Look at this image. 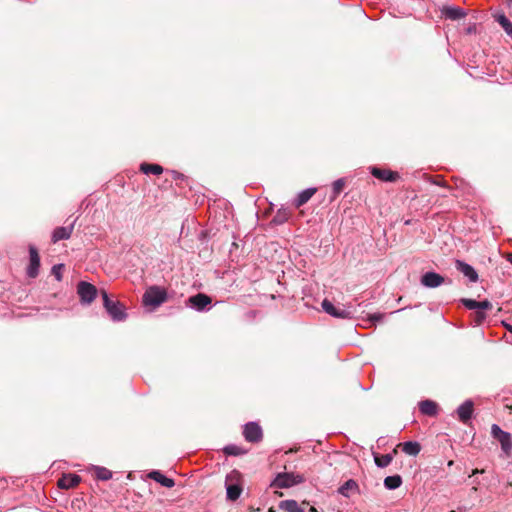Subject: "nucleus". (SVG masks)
I'll list each match as a JSON object with an SVG mask.
<instances>
[{"mask_svg": "<svg viewBox=\"0 0 512 512\" xmlns=\"http://www.w3.org/2000/svg\"><path fill=\"white\" fill-rule=\"evenodd\" d=\"M224 452L227 455H240L242 453L241 449L236 445H228L224 448Z\"/></svg>", "mask_w": 512, "mask_h": 512, "instance_id": "obj_31", "label": "nucleus"}, {"mask_svg": "<svg viewBox=\"0 0 512 512\" xmlns=\"http://www.w3.org/2000/svg\"><path fill=\"white\" fill-rule=\"evenodd\" d=\"M289 213L286 210H279L273 218V222L276 224H282L288 220Z\"/></svg>", "mask_w": 512, "mask_h": 512, "instance_id": "obj_30", "label": "nucleus"}, {"mask_svg": "<svg viewBox=\"0 0 512 512\" xmlns=\"http://www.w3.org/2000/svg\"><path fill=\"white\" fill-rule=\"evenodd\" d=\"M305 481L303 475L295 473H280L274 480V485L278 488H289Z\"/></svg>", "mask_w": 512, "mask_h": 512, "instance_id": "obj_6", "label": "nucleus"}, {"mask_svg": "<svg viewBox=\"0 0 512 512\" xmlns=\"http://www.w3.org/2000/svg\"><path fill=\"white\" fill-rule=\"evenodd\" d=\"M140 170L144 174H154V175H160L163 172L162 166L158 164H148V163H142L140 166Z\"/></svg>", "mask_w": 512, "mask_h": 512, "instance_id": "obj_24", "label": "nucleus"}, {"mask_svg": "<svg viewBox=\"0 0 512 512\" xmlns=\"http://www.w3.org/2000/svg\"><path fill=\"white\" fill-rule=\"evenodd\" d=\"M243 435L248 442H258L262 438V429L255 422H249L244 426Z\"/></svg>", "mask_w": 512, "mask_h": 512, "instance_id": "obj_8", "label": "nucleus"}, {"mask_svg": "<svg viewBox=\"0 0 512 512\" xmlns=\"http://www.w3.org/2000/svg\"><path fill=\"white\" fill-rule=\"evenodd\" d=\"M445 282L443 276L435 272H426L421 277V284L428 288H436Z\"/></svg>", "mask_w": 512, "mask_h": 512, "instance_id": "obj_9", "label": "nucleus"}, {"mask_svg": "<svg viewBox=\"0 0 512 512\" xmlns=\"http://www.w3.org/2000/svg\"><path fill=\"white\" fill-rule=\"evenodd\" d=\"M322 309L329 315L340 318L348 319L352 318L353 312L349 308L335 306L332 302L327 299L322 301Z\"/></svg>", "mask_w": 512, "mask_h": 512, "instance_id": "obj_7", "label": "nucleus"}, {"mask_svg": "<svg viewBox=\"0 0 512 512\" xmlns=\"http://www.w3.org/2000/svg\"><path fill=\"white\" fill-rule=\"evenodd\" d=\"M303 505H308V503L299 504L295 500H284L279 503V508L286 512H306Z\"/></svg>", "mask_w": 512, "mask_h": 512, "instance_id": "obj_16", "label": "nucleus"}, {"mask_svg": "<svg viewBox=\"0 0 512 512\" xmlns=\"http://www.w3.org/2000/svg\"><path fill=\"white\" fill-rule=\"evenodd\" d=\"M450 512H455V511H453V510H452V511H450Z\"/></svg>", "mask_w": 512, "mask_h": 512, "instance_id": "obj_43", "label": "nucleus"}, {"mask_svg": "<svg viewBox=\"0 0 512 512\" xmlns=\"http://www.w3.org/2000/svg\"><path fill=\"white\" fill-rule=\"evenodd\" d=\"M402 451L410 456H416L421 450V446L418 442L407 441L399 445Z\"/></svg>", "mask_w": 512, "mask_h": 512, "instance_id": "obj_23", "label": "nucleus"}, {"mask_svg": "<svg viewBox=\"0 0 512 512\" xmlns=\"http://www.w3.org/2000/svg\"><path fill=\"white\" fill-rule=\"evenodd\" d=\"M505 328L512 333V325L504 323Z\"/></svg>", "mask_w": 512, "mask_h": 512, "instance_id": "obj_37", "label": "nucleus"}, {"mask_svg": "<svg viewBox=\"0 0 512 512\" xmlns=\"http://www.w3.org/2000/svg\"><path fill=\"white\" fill-rule=\"evenodd\" d=\"M476 473H479V470H478V469H475V470L473 471V475H474V474H476Z\"/></svg>", "mask_w": 512, "mask_h": 512, "instance_id": "obj_40", "label": "nucleus"}, {"mask_svg": "<svg viewBox=\"0 0 512 512\" xmlns=\"http://www.w3.org/2000/svg\"><path fill=\"white\" fill-rule=\"evenodd\" d=\"M491 434L500 443L503 453L510 456L512 453L511 434L503 431L497 424L492 425Z\"/></svg>", "mask_w": 512, "mask_h": 512, "instance_id": "obj_4", "label": "nucleus"}, {"mask_svg": "<svg viewBox=\"0 0 512 512\" xmlns=\"http://www.w3.org/2000/svg\"><path fill=\"white\" fill-rule=\"evenodd\" d=\"M64 268L63 264H57L52 267V274L55 278L60 281L62 279V270Z\"/></svg>", "mask_w": 512, "mask_h": 512, "instance_id": "obj_32", "label": "nucleus"}, {"mask_svg": "<svg viewBox=\"0 0 512 512\" xmlns=\"http://www.w3.org/2000/svg\"><path fill=\"white\" fill-rule=\"evenodd\" d=\"M371 173L375 178L380 179L382 181H386V182H394L399 177L398 173H396V172H393V171L387 170V169L377 168V167H373L371 170Z\"/></svg>", "mask_w": 512, "mask_h": 512, "instance_id": "obj_12", "label": "nucleus"}, {"mask_svg": "<svg viewBox=\"0 0 512 512\" xmlns=\"http://www.w3.org/2000/svg\"><path fill=\"white\" fill-rule=\"evenodd\" d=\"M357 489V484L354 480H348L346 481L340 488L339 493L343 496L348 497L349 491H354Z\"/></svg>", "mask_w": 512, "mask_h": 512, "instance_id": "obj_28", "label": "nucleus"}, {"mask_svg": "<svg viewBox=\"0 0 512 512\" xmlns=\"http://www.w3.org/2000/svg\"><path fill=\"white\" fill-rule=\"evenodd\" d=\"M402 484V478L399 475L388 476L384 479V486L389 489H397Z\"/></svg>", "mask_w": 512, "mask_h": 512, "instance_id": "obj_25", "label": "nucleus"}, {"mask_svg": "<svg viewBox=\"0 0 512 512\" xmlns=\"http://www.w3.org/2000/svg\"><path fill=\"white\" fill-rule=\"evenodd\" d=\"M511 5H512V0L509 2V6H511Z\"/></svg>", "mask_w": 512, "mask_h": 512, "instance_id": "obj_42", "label": "nucleus"}, {"mask_svg": "<svg viewBox=\"0 0 512 512\" xmlns=\"http://www.w3.org/2000/svg\"><path fill=\"white\" fill-rule=\"evenodd\" d=\"M167 299L166 291L158 286L148 288L143 295V304L156 308Z\"/></svg>", "mask_w": 512, "mask_h": 512, "instance_id": "obj_2", "label": "nucleus"}, {"mask_svg": "<svg viewBox=\"0 0 512 512\" xmlns=\"http://www.w3.org/2000/svg\"><path fill=\"white\" fill-rule=\"evenodd\" d=\"M308 512H318L315 507L310 506Z\"/></svg>", "mask_w": 512, "mask_h": 512, "instance_id": "obj_39", "label": "nucleus"}, {"mask_svg": "<svg viewBox=\"0 0 512 512\" xmlns=\"http://www.w3.org/2000/svg\"><path fill=\"white\" fill-rule=\"evenodd\" d=\"M384 316H385V315H384V314H382V313H374V314H370V315H369L368 320H369L372 324H374L375 322L382 321V320H383V318H384Z\"/></svg>", "mask_w": 512, "mask_h": 512, "instance_id": "obj_33", "label": "nucleus"}, {"mask_svg": "<svg viewBox=\"0 0 512 512\" xmlns=\"http://www.w3.org/2000/svg\"><path fill=\"white\" fill-rule=\"evenodd\" d=\"M344 187H345L344 179H338V180L334 181L332 184V195H331L330 200L334 201L339 196V194L343 191Z\"/></svg>", "mask_w": 512, "mask_h": 512, "instance_id": "obj_26", "label": "nucleus"}, {"mask_svg": "<svg viewBox=\"0 0 512 512\" xmlns=\"http://www.w3.org/2000/svg\"><path fill=\"white\" fill-rule=\"evenodd\" d=\"M241 478V474L237 470L231 471L225 480L226 490H227V498L229 500L235 501L237 500L242 492V487L239 483Z\"/></svg>", "mask_w": 512, "mask_h": 512, "instance_id": "obj_3", "label": "nucleus"}, {"mask_svg": "<svg viewBox=\"0 0 512 512\" xmlns=\"http://www.w3.org/2000/svg\"><path fill=\"white\" fill-rule=\"evenodd\" d=\"M95 476L99 480H109L112 477V472L104 467H95L94 468Z\"/></svg>", "mask_w": 512, "mask_h": 512, "instance_id": "obj_27", "label": "nucleus"}, {"mask_svg": "<svg viewBox=\"0 0 512 512\" xmlns=\"http://www.w3.org/2000/svg\"><path fill=\"white\" fill-rule=\"evenodd\" d=\"M464 306L470 310L485 311L492 308L491 302L488 300L476 301L473 299H462Z\"/></svg>", "mask_w": 512, "mask_h": 512, "instance_id": "obj_14", "label": "nucleus"}, {"mask_svg": "<svg viewBox=\"0 0 512 512\" xmlns=\"http://www.w3.org/2000/svg\"><path fill=\"white\" fill-rule=\"evenodd\" d=\"M316 189L315 188H308L303 190L298 194L296 199L293 201V205L295 208H300L302 205L307 203L311 197L315 194Z\"/></svg>", "mask_w": 512, "mask_h": 512, "instance_id": "obj_20", "label": "nucleus"}, {"mask_svg": "<svg viewBox=\"0 0 512 512\" xmlns=\"http://www.w3.org/2000/svg\"><path fill=\"white\" fill-rule=\"evenodd\" d=\"M452 464H453V461H449L448 465L452 466Z\"/></svg>", "mask_w": 512, "mask_h": 512, "instance_id": "obj_41", "label": "nucleus"}, {"mask_svg": "<svg viewBox=\"0 0 512 512\" xmlns=\"http://www.w3.org/2000/svg\"><path fill=\"white\" fill-rule=\"evenodd\" d=\"M29 253H30V264L27 269V275L31 278H35L39 273L40 257L38 255L37 249L33 246H31L29 248Z\"/></svg>", "mask_w": 512, "mask_h": 512, "instance_id": "obj_10", "label": "nucleus"}, {"mask_svg": "<svg viewBox=\"0 0 512 512\" xmlns=\"http://www.w3.org/2000/svg\"><path fill=\"white\" fill-rule=\"evenodd\" d=\"M101 295L103 298V305L111 319L117 322L125 320L127 314L123 304H121L119 301L111 300L105 290L101 291Z\"/></svg>", "mask_w": 512, "mask_h": 512, "instance_id": "obj_1", "label": "nucleus"}, {"mask_svg": "<svg viewBox=\"0 0 512 512\" xmlns=\"http://www.w3.org/2000/svg\"><path fill=\"white\" fill-rule=\"evenodd\" d=\"M74 228V222L67 227H58L54 230L52 240L54 243L70 238Z\"/></svg>", "mask_w": 512, "mask_h": 512, "instance_id": "obj_18", "label": "nucleus"}, {"mask_svg": "<svg viewBox=\"0 0 512 512\" xmlns=\"http://www.w3.org/2000/svg\"><path fill=\"white\" fill-rule=\"evenodd\" d=\"M419 409L424 415L435 416L437 414V404L431 400L421 401Z\"/></svg>", "mask_w": 512, "mask_h": 512, "instance_id": "obj_22", "label": "nucleus"}, {"mask_svg": "<svg viewBox=\"0 0 512 512\" xmlns=\"http://www.w3.org/2000/svg\"><path fill=\"white\" fill-rule=\"evenodd\" d=\"M392 455L384 454V455H376L375 456V464L378 467L384 468L387 467L392 462Z\"/></svg>", "mask_w": 512, "mask_h": 512, "instance_id": "obj_29", "label": "nucleus"}, {"mask_svg": "<svg viewBox=\"0 0 512 512\" xmlns=\"http://www.w3.org/2000/svg\"><path fill=\"white\" fill-rule=\"evenodd\" d=\"M485 318H486V314L484 313V311H477L475 314V323L481 324Z\"/></svg>", "mask_w": 512, "mask_h": 512, "instance_id": "obj_35", "label": "nucleus"}, {"mask_svg": "<svg viewBox=\"0 0 512 512\" xmlns=\"http://www.w3.org/2000/svg\"><path fill=\"white\" fill-rule=\"evenodd\" d=\"M506 34L512 39V23L509 21L504 27H502Z\"/></svg>", "mask_w": 512, "mask_h": 512, "instance_id": "obj_36", "label": "nucleus"}, {"mask_svg": "<svg viewBox=\"0 0 512 512\" xmlns=\"http://www.w3.org/2000/svg\"><path fill=\"white\" fill-rule=\"evenodd\" d=\"M148 477L167 488H172L175 485L173 479L166 477L160 471H151L148 474Z\"/></svg>", "mask_w": 512, "mask_h": 512, "instance_id": "obj_19", "label": "nucleus"}, {"mask_svg": "<svg viewBox=\"0 0 512 512\" xmlns=\"http://www.w3.org/2000/svg\"><path fill=\"white\" fill-rule=\"evenodd\" d=\"M191 307L195 308L198 311L204 310L208 305L211 304V298L205 294L199 293L195 296H192L188 299Z\"/></svg>", "mask_w": 512, "mask_h": 512, "instance_id": "obj_11", "label": "nucleus"}, {"mask_svg": "<svg viewBox=\"0 0 512 512\" xmlns=\"http://www.w3.org/2000/svg\"><path fill=\"white\" fill-rule=\"evenodd\" d=\"M81 481L80 476L76 474H64L58 480V487L61 489H71L76 487Z\"/></svg>", "mask_w": 512, "mask_h": 512, "instance_id": "obj_13", "label": "nucleus"}, {"mask_svg": "<svg viewBox=\"0 0 512 512\" xmlns=\"http://www.w3.org/2000/svg\"><path fill=\"white\" fill-rule=\"evenodd\" d=\"M507 260L512 264V253L508 254Z\"/></svg>", "mask_w": 512, "mask_h": 512, "instance_id": "obj_38", "label": "nucleus"}, {"mask_svg": "<svg viewBox=\"0 0 512 512\" xmlns=\"http://www.w3.org/2000/svg\"><path fill=\"white\" fill-rule=\"evenodd\" d=\"M269 512H273V511L270 510Z\"/></svg>", "mask_w": 512, "mask_h": 512, "instance_id": "obj_44", "label": "nucleus"}, {"mask_svg": "<svg viewBox=\"0 0 512 512\" xmlns=\"http://www.w3.org/2000/svg\"><path fill=\"white\" fill-rule=\"evenodd\" d=\"M473 413V402L470 400L465 401L457 409V414L462 422H467L472 417Z\"/></svg>", "mask_w": 512, "mask_h": 512, "instance_id": "obj_17", "label": "nucleus"}, {"mask_svg": "<svg viewBox=\"0 0 512 512\" xmlns=\"http://www.w3.org/2000/svg\"><path fill=\"white\" fill-rule=\"evenodd\" d=\"M456 268L464 276H466L471 282H476L478 280V275H477L475 269L471 265H469L463 261L457 260Z\"/></svg>", "mask_w": 512, "mask_h": 512, "instance_id": "obj_15", "label": "nucleus"}, {"mask_svg": "<svg viewBox=\"0 0 512 512\" xmlns=\"http://www.w3.org/2000/svg\"><path fill=\"white\" fill-rule=\"evenodd\" d=\"M77 293L80 298V302L84 305L91 304L97 296V288L88 282L80 281L77 285Z\"/></svg>", "mask_w": 512, "mask_h": 512, "instance_id": "obj_5", "label": "nucleus"}, {"mask_svg": "<svg viewBox=\"0 0 512 512\" xmlns=\"http://www.w3.org/2000/svg\"><path fill=\"white\" fill-rule=\"evenodd\" d=\"M442 12L446 18L451 20L461 19L466 16V12L460 7H444Z\"/></svg>", "mask_w": 512, "mask_h": 512, "instance_id": "obj_21", "label": "nucleus"}, {"mask_svg": "<svg viewBox=\"0 0 512 512\" xmlns=\"http://www.w3.org/2000/svg\"><path fill=\"white\" fill-rule=\"evenodd\" d=\"M495 20L501 27H504L510 20L504 14H498L495 16Z\"/></svg>", "mask_w": 512, "mask_h": 512, "instance_id": "obj_34", "label": "nucleus"}]
</instances>
